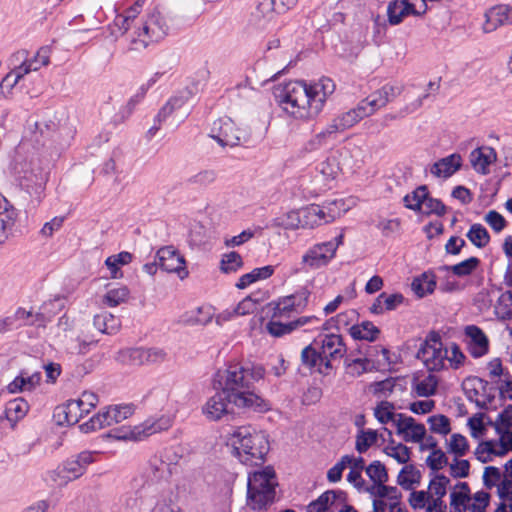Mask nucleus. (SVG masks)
Here are the masks:
<instances>
[{
    "mask_svg": "<svg viewBox=\"0 0 512 512\" xmlns=\"http://www.w3.org/2000/svg\"><path fill=\"white\" fill-rule=\"evenodd\" d=\"M156 258L160 269L168 273H176L180 279L188 276V271L185 268V259L179 251L172 245L161 247L157 253Z\"/></svg>",
    "mask_w": 512,
    "mask_h": 512,
    "instance_id": "nucleus-14",
    "label": "nucleus"
},
{
    "mask_svg": "<svg viewBox=\"0 0 512 512\" xmlns=\"http://www.w3.org/2000/svg\"><path fill=\"white\" fill-rule=\"evenodd\" d=\"M275 14H277V8L272 0H258L251 17L255 25L263 27L274 19Z\"/></svg>",
    "mask_w": 512,
    "mask_h": 512,
    "instance_id": "nucleus-24",
    "label": "nucleus"
},
{
    "mask_svg": "<svg viewBox=\"0 0 512 512\" xmlns=\"http://www.w3.org/2000/svg\"><path fill=\"white\" fill-rule=\"evenodd\" d=\"M333 138H335V136L327 127H325L322 131L315 134L311 139L304 143L303 147L299 151V156L304 157L307 153H312L321 149Z\"/></svg>",
    "mask_w": 512,
    "mask_h": 512,
    "instance_id": "nucleus-30",
    "label": "nucleus"
},
{
    "mask_svg": "<svg viewBox=\"0 0 512 512\" xmlns=\"http://www.w3.org/2000/svg\"><path fill=\"white\" fill-rule=\"evenodd\" d=\"M471 495H467L458 491L450 493V506L455 512H466L468 510Z\"/></svg>",
    "mask_w": 512,
    "mask_h": 512,
    "instance_id": "nucleus-55",
    "label": "nucleus"
},
{
    "mask_svg": "<svg viewBox=\"0 0 512 512\" xmlns=\"http://www.w3.org/2000/svg\"><path fill=\"white\" fill-rule=\"evenodd\" d=\"M497 159V153L492 147H480L474 149L470 154L472 167L478 173L486 175L489 173V166Z\"/></svg>",
    "mask_w": 512,
    "mask_h": 512,
    "instance_id": "nucleus-20",
    "label": "nucleus"
},
{
    "mask_svg": "<svg viewBox=\"0 0 512 512\" xmlns=\"http://www.w3.org/2000/svg\"><path fill=\"white\" fill-rule=\"evenodd\" d=\"M384 430L388 433V435L390 437L389 441L391 444L384 449V452L388 456L394 458L398 463L406 464L410 459V449L402 443L393 445L394 440L392 438V432L390 430H388L387 428H385Z\"/></svg>",
    "mask_w": 512,
    "mask_h": 512,
    "instance_id": "nucleus-38",
    "label": "nucleus"
},
{
    "mask_svg": "<svg viewBox=\"0 0 512 512\" xmlns=\"http://www.w3.org/2000/svg\"><path fill=\"white\" fill-rule=\"evenodd\" d=\"M230 441L233 455L248 466L263 464L270 449L266 433L251 426L237 427L231 434Z\"/></svg>",
    "mask_w": 512,
    "mask_h": 512,
    "instance_id": "nucleus-2",
    "label": "nucleus"
},
{
    "mask_svg": "<svg viewBox=\"0 0 512 512\" xmlns=\"http://www.w3.org/2000/svg\"><path fill=\"white\" fill-rule=\"evenodd\" d=\"M337 500H346V493L341 490H328L307 506V512H325Z\"/></svg>",
    "mask_w": 512,
    "mask_h": 512,
    "instance_id": "nucleus-23",
    "label": "nucleus"
},
{
    "mask_svg": "<svg viewBox=\"0 0 512 512\" xmlns=\"http://www.w3.org/2000/svg\"><path fill=\"white\" fill-rule=\"evenodd\" d=\"M94 455V452L83 451L72 456L48 473L50 480L58 486H64L80 478L86 472L88 465L94 462Z\"/></svg>",
    "mask_w": 512,
    "mask_h": 512,
    "instance_id": "nucleus-6",
    "label": "nucleus"
},
{
    "mask_svg": "<svg viewBox=\"0 0 512 512\" xmlns=\"http://www.w3.org/2000/svg\"><path fill=\"white\" fill-rule=\"evenodd\" d=\"M134 412L133 405H116L109 406L99 411L91 417L87 422L80 425V429L84 433H89L122 422L131 416Z\"/></svg>",
    "mask_w": 512,
    "mask_h": 512,
    "instance_id": "nucleus-8",
    "label": "nucleus"
},
{
    "mask_svg": "<svg viewBox=\"0 0 512 512\" xmlns=\"http://www.w3.org/2000/svg\"><path fill=\"white\" fill-rule=\"evenodd\" d=\"M365 471L370 480L376 485L386 483L389 479L385 465L378 460L369 464Z\"/></svg>",
    "mask_w": 512,
    "mask_h": 512,
    "instance_id": "nucleus-43",
    "label": "nucleus"
},
{
    "mask_svg": "<svg viewBox=\"0 0 512 512\" xmlns=\"http://www.w3.org/2000/svg\"><path fill=\"white\" fill-rule=\"evenodd\" d=\"M169 31L165 17L159 11L150 13L138 27L136 37L132 39L133 49L146 48L151 43L164 39Z\"/></svg>",
    "mask_w": 512,
    "mask_h": 512,
    "instance_id": "nucleus-5",
    "label": "nucleus"
},
{
    "mask_svg": "<svg viewBox=\"0 0 512 512\" xmlns=\"http://www.w3.org/2000/svg\"><path fill=\"white\" fill-rule=\"evenodd\" d=\"M265 369L261 365L245 367L240 363L229 364L214 376V388L224 391L231 402L240 408L265 412L269 404L253 392L254 382L263 379Z\"/></svg>",
    "mask_w": 512,
    "mask_h": 512,
    "instance_id": "nucleus-1",
    "label": "nucleus"
},
{
    "mask_svg": "<svg viewBox=\"0 0 512 512\" xmlns=\"http://www.w3.org/2000/svg\"><path fill=\"white\" fill-rule=\"evenodd\" d=\"M313 344L319 347L325 370L332 369L333 361L342 359L346 353V345L339 334L319 335Z\"/></svg>",
    "mask_w": 512,
    "mask_h": 512,
    "instance_id": "nucleus-11",
    "label": "nucleus"
},
{
    "mask_svg": "<svg viewBox=\"0 0 512 512\" xmlns=\"http://www.w3.org/2000/svg\"><path fill=\"white\" fill-rule=\"evenodd\" d=\"M420 480L421 472L414 465L404 466L397 477V483L405 490H410Z\"/></svg>",
    "mask_w": 512,
    "mask_h": 512,
    "instance_id": "nucleus-37",
    "label": "nucleus"
},
{
    "mask_svg": "<svg viewBox=\"0 0 512 512\" xmlns=\"http://www.w3.org/2000/svg\"><path fill=\"white\" fill-rule=\"evenodd\" d=\"M437 384V378L430 374L423 380L414 384V391L419 397H429L436 393Z\"/></svg>",
    "mask_w": 512,
    "mask_h": 512,
    "instance_id": "nucleus-45",
    "label": "nucleus"
},
{
    "mask_svg": "<svg viewBox=\"0 0 512 512\" xmlns=\"http://www.w3.org/2000/svg\"><path fill=\"white\" fill-rule=\"evenodd\" d=\"M450 483V479L445 475H437L430 481L429 489L437 497L443 498L446 495L447 485Z\"/></svg>",
    "mask_w": 512,
    "mask_h": 512,
    "instance_id": "nucleus-62",
    "label": "nucleus"
},
{
    "mask_svg": "<svg viewBox=\"0 0 512 512\" xmlns=\"http://www.w3.org/2000/svg\"><path fill=\"white\" fill-rule=\"evenodd\" d=\"M436 287V277L432 272H424L411 283V289L419 298L432 294Z\"/></svg>",
    "mask_w": 512,
    "mask_h": 512,
    "instance_id": "nucleus-26",
    "label": "nucleus"
},
{
    "mask_svg": "<svg viewBox=\"0 0 512 512\" xmlns=\"http://www.w3.org/2000/svg\"><path fill=\"white\" fill-rule=\"evenodd\" d=\"M480 265V259L477 257H470L458 264L452 266H445L446 270L452 271V273L458 277H465L471 275Z\"/></svg>",
    "mask_w": 512,
    "mask_h": 512,
    "instance_id": "nucleus-42",
    "label": "nucleus"
},
{
    "mask_svg": "<svg viewBox=\"0 0 512 512\" xmlns=\"http://www.w3.org/2000/svg\"><path fill=\"white\" fill-rule=\"evenodd\" d=\"M378 433L376 430H361L356 436L355 448L359 453H365L372 445L377 442Z\"/></svg>",
    "mask_w": 512,
    "mask_h": 512,
    "instance_id": "nucleus-44",
    "label": "nucleus"
},
{
    "mask_svg": "<svg viewBox=\"0 0 512 512\" xmlns=\"http://www.w3.org/2000/svg\"><path fill=\"white\" fill-rule=\"evenodd\" d=\"M257 308V302L253 300L250 296L244 298L240 301L237 306L233 309L232 312L228 313V316L237 315L243 316L250 313H253Z\"/></svg>",
    "mask_w": 512,
    "mask_h": 512,
    "instance_id": "nucleus-60",
    "label": "nucleus"
},
{
    "mask_svg": "<svg viewBox=\"0 0 512 512\" xmlns=\"http://www.w3.org/2000/svg\"><path fill=\"white\" fill-rule=\"evenodd\" d=\"M403 202L406 208L425 215L436 214L437 216H443L446 213V206L440 199L430 196L426 185H421L410 194H407L403 198Z\"/></svg>",
    "mask_w": 512,
    "mask_h": 512,
    "instance_id": "nucleus-9",
    "label": "nucleus"
},
{
    "mask_svg": "<svg viewBox=\"0 0 512 512\" xmlns=\"http://www.w3.org/2000/svg\"><path fill=\"white\" fill-rule=\"evenodd\" d=\"M471 499L474 503L468 506L470 512H486L487 507L490 504L491 495L483 490L476 492Z\"/></svg>",
    "mask_w": 512,
    "mask_h": 512,
    "instance_id": "nucleus-53",
    "label": "nucleus"
},
{
    "mask_svg": "<svg viewBox=\"0 0 512 512\" xmlns=\"http://www.w3.org/2000/svg\"><path fill=\"white\" fill-rule=\"evenodd\" d=\"M462 166V158L459 154L454 153L447 157L441 158L437 162H435L431 168L430 172L435 177H443L448 178L451 177L455 172H457Z\"/></svg>",
    "mask_w": 512,
    "mask_h": 512,
    "instance_id": "nucleus-21",
    "label": "nucleus"
},
{
    "mask_svg": "<svg viewBox=\"0 0 512 512\" xmlns=\"http://www.w3.org/2000/svg\"><path fill=\"white\" fill-rule=\"evenodd\" d=\"M132 260V254L129 252H120L117 255L109 256L105 264L111 272L112 278L118 277L119 265H125L130 263Z\"/></svg>",
    "mask_w": 512,
    "mask_h": 512,
    "instance_id": "nucleus-49",
    "label": "nucleus"
},
{
    "mask_svg": "<svg viewBox=\"0 0 512 512\" xmlns=\"http://www.w3.org/2000/svg\"><path fill=\"white\" fill-rule=\"evenodd\" d=\"M484 417V413H477L473 417L469 418L468 426L471 430V436L473 438H478L485 434L486 427L485 424L483 423Z\"/></svg>",
    "mask_w": 512,
    "mask_h": 512,
    "instance_id": "nucleus-61",
    "label": "nucleus"
},
{
    "mask_svg": "<svg viewBox=\"0 0 512 512\" xmlns=\"http://www.w3.org/2000/svg\"><path fill=\"white\" fill-rule=\"evenodd\" d=\"M486 22L483 26L485 32H492L500 25L512 24V6L497 5L489 9L486 14Z\"/></svg>",
    "mask_w": 512,
    "mask_h": 512,
    "instance_id": "nucleus-18",
    "label": "nucleus"
},
{
    "mask_svg": "<svg viewBox=\"0 0 512 512\" xmlns=\"http://www.w3.org/2000/svg\"><path fill=\"white\" fill-rule=\"evenodd\" d=\"M316 347L313 343L306 346L301 352V362L309 369L318 367L320 373H327V370L324 368L321 352Z\"/></svg>",
    "mask_w": 512,
    "mask_h": 512,
    "instance_id": "nucleus-31",
    "label": "nucleus"
},
{
    "mask_svg": "<svg viewBox=\"0 0 512 512\" xmlns=\"http://www.w3.org/2000/svg\"><path fill=\"white\" fill-rule=\"evenodd\" d=\"M242 266V257L240 256L239 253L234 251L224 254L220 262V269L224 273L235 272Z\"/></svg>",
    "mask_w": 512,
    "mask_h": 512,
    "instance_id": "nucleus-51",
    "label": "nucleus"
},
{
    "mask_svg": "<svg viewBox=\"0 0 512 512\" xmlns=\"http://www.w3.org/2000/svg\"><path fill=\"white\" fill-rule=\"evenodd\" d=\"M161 75L162 74L159 72L155 73L148 80L147 84L142 85L140 87L139 91L137 92V94L130 98L127 105L120 111V119H119L120 121H124L126 118H128L132 114L135 105L145 96L147 90L157 82L158 78Z\"/></svg>",
    "mask_w": 512,
    "mask_h": 512,
    "instance_id": "nucleus-35",
    "label": "nucleus"
},
{
    "mask_svg": "<svg viewBox=\"0 0 512 512\" xmlns=\"http://www.w3.org/2000/svg\"><path fill=\"white\" fill-rule=\"evenodd\" d=\"M395 379L393 378H387L382 381L373 382L370 385V389L372 390L373 394L378 397H386L390 393H392L394 387H395Z\"/></svg>",
    "mask_w": 512,
    "mask_h": 512,
    "instance_id": "nucleus-57",
    "label": "nucleus"
},
{
    "mask_svg": "<svg viewBox=\"0 0 512 512\" xmlns=\"http://www.w3.org/2000/svg\"><path fill=\"white\" fill-rule=\"evenodd\" d=\"M166 352L159 348H129L119 352L121 362L130 365L161 363L166 359Z\"/></svg>",
    "mask_w": 512,
    "mask_h": 512,
    "instance_id": "nucleus-13",
    "label": "nucleus"
},
{
    "mask_svg": "<svg viewBox=\"0 0 512 512\" xmlns=\"http://www.w3.org/2000/svg\"><path fill=\"white\" fill-rule=\"evenodd\" d=\"M426 7L423 10L425 13ZM422 12L415 9L414 5L408 0H394L388 4L387 15L388 21L391 25H397L403 21L408 15L420 16Z\"/></svg>",
    "mask_w": 512,
    "mask_h": 512,
    "instance_id": "nucleus-19",
    "label": "nucleus"
},
{
    "mask_svg": "<svg viewBox=\"0 0 512 512\" xmlns=\"http://www.w3.org/2000/svg\"><path fill=\"white\" fill-rule=\"evenodd\" d=\"M403 91V86L398 84H386L376 92L382 101H385V105L399 96Z\"/></svg>",
    "mask_w": 512,
    "mask_h": 512,
    "instance_id": "nucleus-58",
    "label": "nucleus"
},
{
    "mask_svg": "<svg viewBox=\"0 0 512 512\" xmlns=\"http://www.w3.org/2000/svg\"><path fill=\"white\" fill-rule=\"evenodd\" d=\"M189 95V91H184L171 97L168 102L160 109L155 117V121L159 124L165 121L174 111L182 108L186 104L189 99Z\"/></svg>",
    "mask_w": 512,
    "mask_h": 512,
    "instance_id": "nucleus-27",
    "label": "nucleus"
},
{
    "mask_svg": "<svg viewBox=\"0 0 512 512\" xmlns=\"http://www.w3.org/2000/svg\"><path fill=\"white\" fill-rule=\"evenodd\" d=\"M313 99L320 100L321 109L329 95L335 90V84L330 78H321L317 83L309 85Z\"/></svg>",
    "mask_w": 512,
    "mask_h": 512,
    "instance_id": "nucleus-36",
    "label": "nucleus"
},
{
    "mask_svg": "<svg viewBox=\"0 0 512 512\" xmlns=\"http://www.w3.org/2000/svg\"><path fill=\"white\" fill-rule=\"evenodd\" d=\"M29 405L22 398L10 400L5 406V418L12 426L21 420L28 412Z\"/></svg>",
    "mask_w": 512,
    "mask_h": 512,
    "instance_id": "nucleus-28",
    "label": "nucleus"
},
{
    "mask_svg": "<svg viewBox=\"0 0 512 512\" xmlns=\"http://www.w3.org/2000/svg\"><path fill=\"white\" fill-rule=\"evenodd\" d=\"M274 270V266L272 265L254 268L251 272L246 273L239 278L236 287L238 289H244L258 280L268 279L273 275Z\"/></svg>",
    "mask_w": 512,
    "mask_h": 512,
    "instance_id": "nucleus-32",
    "label": "nucleus"
},
{
    "mask_svg": "<svg viewBox=\"0 0 512 512\" xmlns=\"http://www.w3.org/2000/svg\"><path fill=\"white\" fill-rule=\"evenodd\" d=\"M275 96L282 108L295 118H314L321 111L320 100L313 99L309 85L304 81L286 83Z\"/></svg>",
    "mask_w": 512,
    "mask_h": 512,
    "instance_id": "nucleus-3",
    "label": "nucleus"
},
{
    "mask_svg": "<svg viewBox=\"0 0 512 512\" xmlns=\"http://www.w3.org/2000/svg\"><path fill=\"white\" fill-rule=\"evenodd\" d=\"M466 237L477 248H484L490 242V235L487 229L479 223L471 225L466 234Z\"/></svg>",
    "mask_w": 512,
    "mask_h": 512,
    "instance_id": "nucleus-41",
    "label": "nucleus"
},
{
    "mask_svg": "<svg viewBox=\"0 0 512 512\" xmlns=\"http://www.w3.org/2000/svg\"><path fill=\"white\" fill-rule=\"evenodd\" d=\"M243 132L228 117L214 121L210 136L222 147H234L240 144Z\"/></svg>",
    "mask_w": 512,
    "mask_h": 512,
    "instance_id": "nucleus-12",
    "label": "nucleus"
},
{
    "mask_svg": "<svg viewBox=\"0 0 512 512\" xmlns=\"http://www.w3.org/2000/svg\"><path fill=\"white\" fill-rule=\"evenodd\" d=\"M317 213H322V208L320 205L312 204L301 211V217L299 218V224L302 227L308 226L313 228L314 226H319L320 223L316 222Z\"/></svg>",
    "mask_w": 512,
    "mask_h": 512,
    "instance_id": "nucleus-50",
    "label": "nucleus"
},
{
    "mask_svg": "<svg viewBox=\"0 0 512 512\" xmlns=\"http://www.w3.org/2000/svg\"><path fill=\"white\" fill-rule=\"evenodd\" d=\"M310 296V289L304 286L293 294L279 297L274 303L273 318L289 317L292 313H302L309 303Z\"/></svg>",
    "mask_w": 512,
    "mask_h": 512,
    "instance_id": "nucleus-10",
    "label": "nucleus"
},
{
    "mask_svg": "<svg viewBox=\"0 0 512 512\" xmlns=\"http://www.w3.org/2000/svg\"><path fill=\"white\" fill-rule=\"evenodd\" d=\"M374 415L380 423L387 424L388 422L394 423L397 413H394L393 403L382 401L374 409Z\"/></svg>",
    "mask_w": 512,
    "mask_h": 512,
    "instance_id": "nucleus-46",
    "label": "nucleus"
},
{
    "mask_svg": "<svg viewBox=\"0 0 512 512\" xmlns=\"http://www.w3.org/2000/svg\"><path fill=\"white\" fill-rule=\"evenodd\" d=\"M414 421L415 419L411 416H406L405 414L397 413V416L393 423L396 426L397 434L401 435L402 438L404 439L406 433L409 432V429L411 428Z\"/></svg>",
    "mask_w": 512,
    "mask_h": 512,
    "instance_id": "nucleus-64",
    "label": "nucleus"
},
{
    "mask_svg": "<svg viewBox=\"0 0 512 512\" xmlns=\"http://www.w3.org/2000/svg\"><path fill=\"white\" fill-rule=\"evenodd\" d=\"M81 403L78 399L69 400L66 404L57 407V416L63 415V421H59L60 424L67 423L68 425H74L82 418Z\"/></svg>",
    "mask_w": 512,
    "mask_h": 512,
    "instance_id": "nucleus-25",
    "label": "nucleus"
},
{
    "mask_svg": "<svg viewBox=\"0 0 512 512\" xmlns=\"http://www.w3.org/2000/svg\"><path fill=\"white\" fill-rule=\"evenodd\" d=\"M380 334V330L370 321H363L350 328V335L354 339L374 341Z\"/></svg>",
    "mask_w": 512,
    "mask_h": 512,
    "instance_id": "nucleus-34",
    "label": "nucleus"
},
{
    "mask_svg": "<svg viewBox=\"0 0 512 512\" xmlns=\"http://www.w3.org/2000/svg\"><path fill=\"white\" fill-rule=\"evenodd\" d=\"M130 295V291L126 286L110 288L102 298V303L109 307H116L125 303Z\"/></svg>",
    "mask_w": 512,
    "mask_h": 512,
    "instance_id": "nucleus-40",
    "label": "nucleus"
},
{
    "mask_svg": "<svg viewBox=\"0 0 512 512\" xmlns=\"http://www.w3.org/2000/svg\"><path fill=\"white\" fill-rule=\"evenodd\" d=\"M266 329L272 336L281 337L293 332L295 327L292 325V321L288 323H282L272 319L267 323Z\"/></svg>",
    "mask_w": 512,
    "mask_h": 512,
    "instance_id": "nucleus-54",
    "label": "nucleus"
},
{
    "mask_svg": "<svg viewBox=\"0 0 512 512\" xmlns=\"http://www.w3.org/2000/svg\"><path fill=\"white\" fill-rule=\"evenodd\" d=\"M463 335L466 349L473 358H481L489 352V338L480 327L467 325L464 327Z\"/></svg>",
    "mask_w": 512,
    "mask_h": 512,
    "instance_id": "nucleus-15",
    "label": "nucleus"
},
{
    "mask_svg": "<svg viewBox=\"0 0 512 512\" xmlns=\"http://www.w3.org/2000/svg\"><path fill=\"white\" fill-rule=\"evenodd\" d=\"M17 213L13 207H9L8 201L0 197V244L3 243L12 231Z\"/></svg>",
    "mask_w": 512,
    "mask_h": 512,
    "instance_id": "nucleus-22",
    "label": "nucleus"
},
{
    "mask_svg": "<svg viewBox=\"0 0 512 512\" xmlns=\"http://www.w3.org/2000/svg\"><path fill=\"white\" fill-rule=\"evenodd\" d=\"M358 116L350 109L349 111L342 113L332 119V121L326 126L331 133L336 136L337 133L343 132L351 127H353L356 123H358Z\"/></svg>",
    "mask_w": 512,
    "mask_h": 512,
    "instance_id": "nucleus-29",
    "label": "nucleus"
},
{
    "mask_svg": "<svg viewBox=\"0 0 512 512\" xmlns=\"http://www.w3.org/2000/svg\"><path fill=\"white\" fill-rule=\"evenodd\" d=\"M494 311L498 319L512 320V290H507L499 296Z\"/></svg>",
    "mask_w": 512,
    "mask_h": 512,
    "instance_id": "nucleus-39",
    "label": "nucleus"
},
{
    "mask_svg": "<svg viewBox=\"0 0 512 512\" xmlns=\"http://www.w3.org/2000/svg\"><path fill=\"white\" fill-rule=\"evenodd\" d=\"M430 430L434 433L447 435L451 431L450 420L447 416L439 414L428 418Z\"/></svg>",
    "mask_w": 512,
    "mask_h": 512,
    "instance_id": "nucleus-52",
    "label": "nucleus"
},
{
    "mask_svg": "<svg viewBox=\"0 0 512 512\" xmlns=\"http://www.w3.org/2000/svg\"><path fill=\"white\" fill-rule=\"evenodd\" d=\"M230 404L233 402L224 391L220 390L206 401L202 412L208 420L219 421L231 413Z\"/></svg>",
    "mask_w": 512,
    "mask_h": 512,
    "instance_id": "nucleus-16",
    "label": "nucleus"
},
{
    "mask_svg": "<svg viewBox=\"0 0 512 512\" xmlns=\"http://www.w3.org/2000/svg\"><path fill=\"white\" fill-rule=\"evenodd\" d=\"M275 471L266 466L260 471L249 473L247 484V504L253 510H260L274 501L276 486Z\"/></svg>",
    "mask_w": 512,
    "mask_h": 512,
    "instance_id": "nucleus-4",
    "label": "nucleus"
},
{
    "mask_svg": "<svg viewBox=\"0 0 512 512\" xmlns=\"http://www.w3.org/2000/svg\"><path fill=\"white\" fill-rule=\"evenodd\" d=\"M448 463V458L441 449H435L427 458V465L431 470L442 469Z\"/></svg>",
    "mask_w": 512,
    "mask_h": 512,
    "instance_id": "nucleus-63",
    "label": "nucleus"
},
{
    "mask_svg": "<svg viewBox=\"0 0 512 512\" xmlns=\"http://www.w3.org/2000/svg\"><path fill=\"white\" fill-rule=\"evenodd\" d=\"M484 220L496 233L501 232L507 225L506 219L496 210H490Z\"/></svg>",
    "mask_w": 512,
    "mask_h": 512,
    "instance_id": "nucleus-59",
    "label": "nucleus"
},
{
    "mask_svg": "<svg viewBox=\"0 0 512 512\" xmlns=\"http://www.w3.org/2000/svg\"><path fill=\"white\" fill-rule=\"evenodd\" d=\"M416 357L424 363L429 371H440L445 367L448 348L443 346L440 335L432 331L421 343Z\"/></svg>",
    "mask_w": 512,
    "mask_h": 512,
    "instance_id": "nucleus-7",
    "label": "nucleus"
},
{
    "mask_svg": "<svg viewBox=\"0 0 512 512\" xmlns=\"http://www.w3.org/2000/svg\"><path fill=\"white\" fill-rule=\"evenodd\" d=\"M93 324L97 330L105 334H114L120 328V320L108 312L94 316Z\"/></svg>",
    "mask_w": 512,
    "mask_h": 512,
    "instance_id": "nucleus-33",
    "label": "nucleus"
},
{
    "mask_svg": "<svg viewBox=\"0 0 512 512\" xmlns=\"http://www.w3.org/2000/svg\"><path fill=\"white\" fill-rule=\"evenodd\" d=\"M371 361L367 358L346 359L347 373L353 377H359L370 370Z\"/></svg>",
    "mask_w": 512,
    "mask_h": 512,
    "instance_id": "nucleus-48",
    "label": "nucleus"
},
{
    "mask_svg": "<svg viewBox=\"0 0 512 512\" xmlns=\"http://www.w3.org/2000/svg\"><path fill=\"white\" fill-rule=\"evenodd\" d=\"M449 447L452 453L461 457L467 453L469 444L465 436L455 433L451 435Z\"/></svg>",
    "mask_w": 512,
    "mask_h": 512,
    "instance_id": "nucleus-56",
    "label": "nucleus"
},
{
    "mask_svg": "<svg viewBox=\"0 0 512 512\" xmlns=\"http://www.w3.org/2000/svg\"><path fill=\"white\" fill-rule=\"evenodd\" d=\"M335 256V245L326 242L311 247L302 257V263L311 268H320Z\"/></svg>",
    "mask_w": 512,
    "mask_h": 512,
    "instance_id": "nucleus-17",
    "label": "nucleus"
},
{
    "mask_svg": "<svg viewBox=\"0 0 512 512\" xmlns=\"http://www.w3.org/2000/svg\"><path fill=\"white\" fill-rule=\"evenodd\" d=\"M217 179V174L214 170H202L190 176L187 180L188 184L198 188H206L213 184Z\"/></svg>",
    "mask_w": 512,
    "mask_h": 512,
    "instance_id": "nucleus-47",
    "label": "nucleus"
}]
</instances>
